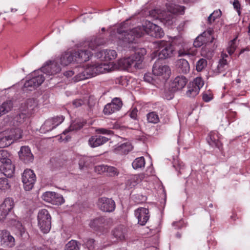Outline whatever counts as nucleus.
<instances>
[{"instance_id": "obj_1", "label": "nucleus", "mask_w": 250, "mask_h": 250, "mask_svg": "<svg viewBox=\"0 0 250 250\" xmlns=\"http://www.w3.org/2000/svg\"><path fill=\"white\" fill-rule=\"evenodd\" d=\"M124 25L122 26L121 29H118L117 35L119 39V44L124 47L130 48V43L135 42L136 39L142 37L145 34L159 38H162L164 35V33L160 27L149 21H146L142 26H137L129 32L123 30Z\"/></svg>"}, {"instance_id": "obj_2", "label": "nucleus", "mask_w": 250, "mask_h": 250, "mask_svg": "<svg viewBox=\"0 0 250 250\" xmlns=\"http://www.w3.org/2000/svg\"><path fill=\"white\" fill-rule=\"evenodd\" d=\"M166 6L167 12L160 9H154L150 12V15L156 19H159L166 25L170 26L174 21L173 14H183L185 8L173 3L167 4Z\"/></svg>"}, {"instance_id": "obj_3", "label": "nucleus", "mask_w": 250, "mask_h": 250, "mask_svg": "<svg viewBox=\"0 0 250 250\" xmlns=\"http://www.w3.org/2000/svg\"><path fill=\"white\" fill-rule=\"evenodd\" d=\"M146 53V51L145 48L138 49L135 50L134 54L120 59L119 61V64L126 69L132 67L141 68L144 57Z\"/></svg>"}, {"instance_id": "obj_4", "label": "nucleus", "mask_w": 250, "mask_h": 250, "mask_svg": "<svg viewBox=\"0 0 250 250\" xmlns=\"http://www.w3.org/2000/svg\"><path fill=\"white\" fill-rule=\"evenodd\" d=\"M156 50L154 52L155 57L158 56L160 59H165L171 57L173 54V46L165 41H160L155 42Z\"/></svg>"}, {"instance_id": "obj_5", "label": "nucleus", "mask_w": 250, "mask_h": 250, "mask_svg": "<svg viewBox=\"0 0 250 250\" xmlns=\"http://www.w3.org/2000/svg\"><path fill=\"white\" fill-rule=\"evenodd\" d=\"M38 224L42 231L47 233L51 229V217L48 210L42 209L38 214Z\"/></svg>"}, {"instance_id": "obj_6", "label": "nucleus", "mask_w": 250, "mask_h": 250, "mask_svg": "<svg viewBox=\"0 0 250 250\" xmlns=\"http://www.w3.org/2000/svg\"><path fill=\"white\" fill-rule=\"evenodd\" d=\"M44 74L41 69L34 71L30 74V79L24 83V87L31 90L40 86L44 81Z\"/></svg>"}, {"instance_id": "obj_7", "label": "nucleus", "mask_w": 250, "mask_h": 250, "mask_svg": "<svg viewBox=\"0 0 250 250\" xmlns=\"http://www.w3.org/2000/svg\"><path fill=\"white\" fill-rule=\"evenodd\" d=\"M96 68L95 64L88 65L86 68L78 67V69H75L78 74L73 78L74 82H77L97 75Z\"/></svg>"}, {"instance_id": "obj_8", "label": "nucleus", "mask_w": 250, "mask_h": 250, "mask_svg": "<svg viewBox=\"0 0 250 250\" xmlns=\"http://www.w3.org/2000/svg\"><path fill=\"white\" fill-rule=\"evenodd\" d=\"M152 73L159 80L165 81L169 78L171 70L168 65L157 62L153 65Z\"/></svg>"}, {"instance_id": "obj_9", "label": "nucleus", "mask_w": 250, "mask_h": 250, "mask_svg": "<svg viewBox=\"0 0 250 250\" xmlns=\"http://www.w3.org/2000/svg\"><path fill=\"white\" fill-rule=\"evenodd\" d=\"M36 181V176L33 170L31 169L24 170L22 175V182L23 188L26 191L31 190Z\"/></svg>"}, {"instance_id": "obj_10", "label": "nucleus", "mask_w": 250, "mask_h": 250, "mask_svg": "<svg viewBox=\"0 0 250 250\" xmlns=\"http://www.w3.org/2000/svg\"><path fill=\"white\" fill-rule=\"evenodd\" d=\"M204 83L201 77H197L192 82L189 83L186 95L189 97H194L197 95Z\"/></svg>"}, {"instance_id": "obj_11", "label": "nucleus", "mask_w": 250, "mask_h": 250, "mask_svg": "<svg viewBox=\"0 0 250 250\" xmlns=\"http://www.w3.org/2000/svg\"><path fill=\"white\" fill-rule=\"evenodd\" d=\"M41 70L46 76H52L60 72L61 67L58 64L57 61H49L45 62Z\"/></svg>"}, {"instance_id": "obj_12", "label": "nucleus", "mask_w": 250, "mask_h": 250, "mask_svg": "<svg viewBox=\"0 0 250 250\" xmlns=\"http://www.w3.org/2000/svg\"><path fill=\"white\" fill-rule=\"evenodd\" d=\"M42 199L44 201L55 205H60L64 202L62 195L52 191L44 192L42 195Z\"/></svg>"}, {"instance_id": "obj_13", "label": "nucleus", "mask_w": 250, "mask_h": 250, "mask_svg": "<svg viewBox=\"0 0 250 250\" xmlns=\"http://www.w3.org/2000/svg\"><path fill=\"white\" fill-rule=\"evenodd\" d=\"M150 170V175H153L152 169L149 168L146 170V173H141L138 175H134L131 176L126 182V185L129 188H132L135 186L137 184L140 183L143 180L147 181V176H148V171Z\"/></svg>"}, {"instance_id": "obj_14", "label": "nucleus", "mask_w": 250, "mask_h": 250, "mask_svg": "<svg viewBox=\"0 0 250 250\" xmlns=\"http://www.w3.org/2000/svg\"><path fill=\"white\" fill-rule=\"evenodd\" d=\"M14 202L12 199L6 198L0 205V221L4 219L9 212L13 208Z\"/></svg>"}, {"instance_id": "obj_15", "label": "nucleus", "mask_w": 250, "mask_h": 250, "mask_svg": "<svg viewBox=\"0 0 250 250\" xmlns=\"http://www.w3.org/2000/svg\"><path fill=\"white\" fill-rule=\"evenodd\" d=\"M99 208L103 211L111 212L115 209V203L111 199L102 197L99 199L97 203Z\"/></svg>"}, {"instance_id": "obj_16", "label": "nucleus", "mask_w": 250, "mask_h": 250, "mask_svg": "<svg viewBox=\"0 0 250 250\" xmlns=\"http://www.w3.org/2000/svg\"><path fill=\"white\" fill-rule=\"evenodd\" d=\"M0 238V244L4 248H11L15 245L14 238L6 230L1 231Z\"/></svg>"}, {"instance_id": "obj_17", "label": "nucleus", "mask_w": 250, "mask_h": 250, "mask_svg": "<svg viewBox=\"0 0 250 250\" xmlns=\"http://www.w3.org/2000/svg\"><path fill=\"white\" fill-rule=\"evenodd\" d=\"M135 215L138 219V223L142 226L145 225L149 218L148 209L144 208H140L136 209Z\"/></svg>"}, {"instance_id": "obj_18", "label": "nucleus", "mask_w": 250, "mask_h": 250, "mask_svg": "<svg viewBox=\"0 0 250 250\" xmlns=\"http://www.w3.org/2000/svg\"><path fill=\"white\" fill-rule=\"evenodd\" d=\"M74 55L75 62L81 63L89 60L92 55V53L90 50L83 49L75 52Z\"/></svg>"}, {"instance_id": "obj_19", "label": "nucleus", "mask_w": 250, "mask_h": 250, "mask_svg": "<svg viewBox=\"0 0 250 250\" xmlns=\"http://www.w3.org/2000/svg\"><path fill=\"white\" fill-rule=\"evenodd\" d=\"M19 134V136L10 137L9 136L2 137L0 139V148H4L12 144L14 141H16L22 137V131L21 129L16 130Z\"/></svg>"}, {"instance_id": "obj_20", "label": "nucleus", "mask_w": 250, "mask_h": 250, "mask_svg": "<svg viewBox=\"0 0 250 250\" xmlns=\"http://www.w3.org/2000/svg\"><path fill=\"white\" fill-rule=\"evenodd\" d=\"M20 159L25 163H29L33 160V155L28 146H23L21 147L19 152Z\"/></svg>"}, {"instance_id": "obj_21", "label": "nucleus", "mask_w": 250, "mask_h": 250, "mask_svg": "<svg viewBox=\"0 0 250 250\" xmlns=\"http://www.w3.org/2000/svg\"><path fill=\"white\" fill-rule=\"evenodd\" d=\"M97 57L104 61H110L115 59L117 57L116 51L112 49H104L97 53Z\"/></svg>"}, {"instance_id": "obj_22", "label": "nucleus", "mask_w": 250, "mask_h": 250, "mask_svg": "<svg viewBox=\"0 0 250 250\" xmlns=\"http://www.w3.org/2000/svg\"><path fill=\"white\" fill-rule=\"evenodd\" d=\"M219 133L216 131L211 132L207 138L208 144L212 147H216L220 149L222 144L220 141Z\"/></svg>"}, {"instance_id": "obj_23", "label": "nucleus", "mask_w": 250, "mask_h": 250, "mask_svg": "<svg viewBox=\"0 0 250 250\" xmlns=\"http://www.w3.org/2000/svg\"><path fill=\"white\" fill-rule=\"evenodd\" d=\"M84 123L82 122L80 119H77L73 121L71 124L70 125L69 127L66 129H65L62 133L61 134V139L63 141L65 140L67 141L68 139L66 137H64V136L66 134L68 133L70 131L77 130L78 129H81L84 125Z\"/></svg>"}, {"instance_id": "obj_24", "label": "nucleus", "mask_w": 250, "mask_h": 250, "mask_svg": "<svg viewBox=\"0 0 250 250\" xmlns=\"http://www.w3.org/2000/svg\"><path fill=\"white\" fill-rule=\"evenodd\" d=\"M7 161L1 164L0 166V170L5 176L10 177L14 173L15 168L12 164L11 160Z\"/></svg>"}, {"instance_id": "obj_25", "label": "nucleus", "mask_w": 250, "mask_h": 250, "mask_svg": "<svg viewBox=\"0 0 250 250\" xmlns=\"http://www.w3.org/2000/svg\"><path fill=\"white\" fill-rule=\"evenodd\" d=\"M62 66H67L75 61L74 53L71 51L65 52L62 54L59 59Z\"/></svg>"}, {"instance_id": "obj_26", "label": "nucleus", "mask_w": 250, "mask_h": 250, "mask_svg": "<svg viewBox=\"0 0 250 250\" xmlns=\"http://www.w3.org/2000/svg\"><path fill=\"white\" fill-rule=\"evenodd\" d=\"M212 31L208 30L205 31L202 34L198 36L195 40L193 45L196 47L202 46L204 43L208 42V38L211 36Z\"/></svg>"}, {"instance_id": "obj_27", "label": "nucleus", "mask_w": 250, "mask_h": 250, "mask_svg": "<svg viewBox=\"0 0 250 250\" xmlns=\"http://www.w3.org/2000/svg\"><path fill=\"white\" fill-rule=\"evenodd\" d=\"M108 140L105 137L102 136H91L88 140V144L91 147H96L101 146Z\"/></svg>"}, {"instance_id": "obj_28", "label": "nucleus", "mask_w": 250, "mask_h": 250, "mask_svg": "<svg viewBox=\"0 0 250 250\" xmlns=\"http://www.w3.org/2000/svg\"><path fill=\"white\" fill-rule=\"evenodd\" d=\"M95 67L97 75L100 74L101 73H104L108 72L112 70H113L114 68V64L113 63H105V62H101V63H95Z\"/></svg>"}, {"instance_id": "obj_29", "label": "nucleus", "mask_w": 250, "mask_h": 250, "mask_svg": "<svg viewBox=\"0 0 250 250\" xmlns=\"http://www.w3.org/2000/svg\"><path fill=\"white\" fill-rule=\"evenodd\" d=\"M132 149V146L129 143H125L121 145L116 146L113 149L115 153L125 154L131 151Z\"/></svg>"}, {"instance_id": "obj_30", "label": "nucleus", "mask_w": 250, "mask_h": 250, "mask_svg": "<svg viewBox=\"0 0 250 250\" xmlns=\"http://www.w3.org/2000/svg\"><path fill=\"white\" fill-rule=\"evenodd\" d=\"M188 82L187 79L184 76H177L172 82V86L174 90H180L185 87Z\"/></svg>"}, {"instance_id": "obj_31", "label": "nucleus", "mask_w": 250, "mask_h": 250, "mask_svg": "<svg viewBox=\"0 0 250 250\" xmlns=\"http://www.w3.org/2000/svg\"><path fill=\"white\" fill-rule=\"evenodd\" d=\"M14 105L12 100H7L0 105V117L11 111Z\"/></svg>"}, {"instance_id": "obj_32", "label": "nucleus", "mask_w": 250, "mask_h": 250, "mask_svg": "<svg viewBox=\"0 0 250 250\" xmlns=\"http://www.w3.org/2000/svg\"><path fill=\"white\" fill-rule=\"evenodd\" d=\"M112 234L117 240H122L125 238V228L124 226H119L112 231Z\"/></svg>"}, {"instance_id": "obj_33", "label": "nucleus", "mask_w": 250, "mask_h": 250, "mask_svg": "<svg viewBox=\"0 0 250 250\" xmlns=\"http://www.w3.org/2000/svg\"><path fill=\"white\" fill-rule=\"evenodd\" d=\"M176 65L184 74H187L190 70L189 64L185 59H179L177 61Z\"/></svg>"}, {"instance_id": "obj_34", "label": "nucleus", "mask_w": 250, "mask_h": 250, "mask_svg": "<svg viewBox=\"0 0 250 250\" xmlns=\"http://www.w3.org/2000/svg\"><path fill=\"white\" fill-rule=\"evenodd\" d=\"M227 57V55H224L222 59L219 61L217 67L214 70V73L215 75L221 73L226 69L227 65V60L225 59V57Z\"/></svg>"}, {"instance_id": "obj_35", "label": "nucleus", "mask_w": 250, "mask_h": 250, "mask_svg": "<svg viewBox=\"0 0 250 250\" xmlns=\"http://www.w3.org/2000/svg\"><path fill=\"white\" fill-rule=\"evenodd\" d=\"M55 128V125L52 124V121L49 119L44 122L40 128L42 133H45Z\"/></svg>"}, {"instance_id": "obj_36", "label": "nucleus", "mask_w": 250, "mask_h": 250, "mask_svg": "<svg viewBox=\"0 0 250 250\" xmlns=\"http://www.w3.org/2000/svg\"><path fill=\"white\" fill-rule=\"evenodd\" d=\"M132 167L135 169L142 168L145 167V161L143 157L135 159L132 163Z\"/></svg>"}, {"instance_id": "obj_37", "label": "nucleus", "mask_w": 250, "mask_h": 250, "mask_svg": "<svg viewBox=\"0 0 250 250\" xmlns=\"http://www.w3.org/2000/svg\"><path fill=\"white\" fill-rule=\"evenodd\" d=\"M238 43L237 40V37L233 39L229 42L227 49L229 55H231L234 52L238 46Z\"/></svg>"}, {"instance_id": "obj_38", "label": "nucleus", "mask_w": 250, "mask_h": 250, "mask_svg": "<svg viewBox=\"0 0 250 250\" xmlns=\"http://www.w3.org/2000/svg\"><path fill=\"white\" fill-rule=\"evenodd\" d=\"M104 219L103 217L95 218L90 221L89 225L90 228L97 229L101 225L104 223Z\"/></svg>"}, {"instance_id": "obj_39", "label": "nucleus", "mask_w": 250, "mask_h": 250, "mask_svg": "<svg viewBox=\"0 0 250 250\" xmlns=\"http://www.w3.org/2000/svg\"><path fill=\"white\" fill-rule=\"evenodd\" d=\"M80 244L76 241L72 240L68 242L64 250H80Z\"/></svg>"}, {"instance_id": "obj_40", "label": "nucleus", "mask_w": 250, "mask_h": 250, "mask_svg": "<svg viewBox=\"0 0 250 250\" xmlns=\"http://www.w3.org/2000/svg\"><path fill=\"white\" fill-rule=\"evenodd\" d=\"M119 174V170L112 166H107L105 175L107 176L115 177Z\"/></svg>"}, {"instance_id": "obj_41", "label": "nucleus", "mask_w": 250, "mask_h": 250, "mask_svg": "<svg viewBox=\"0 0 250 250\" xmlns=\"http://www.w3.org/2000/svg\"><path fill=\"white\" fill-rule=\"evenodd\" d=\"M119 110L117 107L114 106V105L110 103L105 106L104 109V113L105 114L109 115Z\"/></svg>"}, {"instance_id": "obj_42", "label": "nucleus", "mask_w": 250, "mask_h": 250, "mask_svg": "<svg viewBox=\"0 0 250 250\" xmlns=\"http://www.w3.org/2000/svg\"><path fill=\"white\" fill-rule=\"evenodd\" d=\"M147 120L150 123L156 124L159 121V118L155 112H151L147 114Z\"/></svg>"}, {"instance_id": "obj_43", "label": "nucleus", "mask_w": 250, "mask_h": 250, "mask_svg": "<svg viewBox=\"0 0 250 250\" xmlns=\"http://www.w3.org/2000/svg\"><path fill=\"white\" fill-rule=\"evenodd\" d=\"M10 154L9 152L5 150H0V162L1 164L5 163L7 160H10Z\"/></svg>"}, {"instance_id": "obj_44", "label": "nucleus", "mask_w": 250, "mask_h": 250, "mask_svg": "<svg viewBox=\"0 0 250 250\" xmlns=\"http://www.w3.org/2000/svg\"><path fill=\"white\" fill-rule=\"evenodd\" d=\"M16 121L20 124H22L26 122V124L29 122V119L28 116L24 113H21L16 118Z\"/></svg>"}, {"instance_id": "obj_45", "label": "nucleus", "mask_w": 250, "mask_h": 250, "mask_svg": "<svg viewBox=\"0 0 250 250\" xmlns=\"http://www.w3.org/2000/svg\"><path fill=\"white\" fill-rule=\"evenodd\" d=\"M50 119L52 121L53 125H55V128L63 122L64 120V117L63 116L61 115L55 117Z\"/></svg>"}, {"instance_id": "obj_46", "label": "nucleus", "mask_w": 250, "mask_h": 250, "mask_svg": "<svg viewBox=\"0 0 250 250\" xmlns=\"http://www.w3.org/2000/svg\"><path fill=\"white\" fill-rule=\"evenodd\" d=\"M88 159V157L81 155H77L76 160L78 162L79 167L82 169L85 166H86L85 162Z\"/></svg>"}, {"instance_id": "obj_47", "label": "nucleus", "mask_w": 250, "mask_h": 250, "mask_svg": "<svg viewBox=\"0 0 250 250\" xmlns=\"http://www.w3.org/2000/svg\"><path fill=\"white\" fill-rule=\"evenodd\" d=\"M221 15V11L220 10L214 11L208 17V21L209 23H212L215 20L220 17Z\"/></svg>"}, {"instance_id": "obj_48", "label": "nucleus", "mask_w": 250, "mask_h": 250, "mask_svg": "<svg viewBox=\"0 0 250 250\" xmlns=\"http://www.w3.org/2000/svg\"><path fill=\"white\" fill-rule=\"evenodd\" d=\"M207 62L205 59H200L196 63V70L197 71H201L207 66Z\"/></svg>"}, {"instance_id": "obj_49", "label": "nucleus", "mask_w": 250, "mask_h": 250, "mask_svg": "<svg viewBox=\"0 0 250 250\" xmlns=\"http://www.w3.org/2000/svg\"><path fill=\"white\" fill-rule=\"evenodd\" d=\"M10 185L7 179L5 178H0V189L5 190L9 189Z\"/></svg>"}, {"instance_id": "obj_50", "label": "nucleus", "mask_w": 250, "mask_h": 250, "mask_svg": "<svg viewBox=\"0 0 250 250\" xmlns=\"http://www.w3.org/2000/svg\"><path fill=\"white\" fill-rule=\"evenodd\" d=\"M107 165H99L95 167V171L96 172L100 174H105Z\"/></svg>"}, {"instance_id": "obj_51", "label": "nucleus", "mask_w": 250, "mask_h": 250, "mask_svg": "<svg viewBox=\"0 0 250 250\" xmlns=\"http://www.w3.org/2000/svg\"><path fill=\"white\" fill-rule=\"evenodd\" d=\"M35 102L33 99H28L25 104V107H21V110L22 111L26 110V109H31L33 106L35 105Z\"/></svg>"}, {"instance_id": "obj_52", "label": "nucleus", "mask_w": 250, "mask_h": 250, "mask_svg": "<svg viewBox=\"0 0 250 250\" xmlns=\"http://www.w3.org/2000/svg\"><path fill=\"white\" fill-rule=\"evenodd\" d=\"M86 100L76 99L72 102V105L74 107H79L85 104Z\"/></svg>"}, {"instance_id": "obj_53", "label": "nucleus", "mask_w": 250, "mask_h": 250, "mask_svg": "<svg viewBox=\"0 0 250 250\" xmlns=\"http://www.w3.org/2000/svg\"><path fill=\"white\" fill-rule=\"evenodd\" d=\"M112 104L115 107H117L119 109L121 108L122 106V103L121 100L119 98H114L111 102Z\"/></svg>"}, {"instance_id": "obj_54", "label": "nucleus", "mask_w": 250, "mask_h": 250, "mask_svg": "<svg viewBox=\"0 0 250 250\" xmlns=\"http://www.w3.org/2000/svg\"><path fill=\"white\" fill-rule=\"evenodd\" d=\"M96 131L98 133H101V134H107V135L113 134V132L111 130L106 129L105 128H99V129H98Z\"/></svg>"}, {"instance_id": "obj_55", "label": "nucleus", "mask_w": 250, "mask_h": 250, "mask_svg": "<svg viewBox=\"0 0 250 250\" xmlns=\"http://www.w3.org/2000/svg\"><path fill=\"white\" fill-rule=\"evenodd\" d=\"M76 69H78V67L75 68L73 70L65 72L64 74V75L67 78L71 77L74 74H75V76L78 74L75 70Z\"/></svg>"}, {"instance_id": "obj_56", "label": "nucleus", "mask_w": 250, "mask_h": 250, "mask_svg": "<svg viewBox=\"0 0 250 250\" xmlns=\"http://www.w3.org/2000/svg\"><path fill=\"white\" fill-rule=\"evenodd\" d=\"M212 99V96L210 93H205L203 94V99L206 102H208Z\"/></svg>"}, {"instance_id": "obj_57", "label": "nucleus", "mask_w": 250, "mask_h": 250, "mask_svg": "<svg viewBox=\"0 0 250 250\" xmlns=\"http://www.w3.org/2000/svg\"><path fill=\"white\" fill-rule=\"evenodd\" d=\"M137 113L138 110L136 108L133 109L130 113V117L133 119H136L137 117Z\"/></svg>"}, {"instance_id": "obj_58", "label": "nucleus", "mask_w": 250, "mask_h": 250, "mask_svg": "<svg viewBox=\"0 0 250 250\" xmlns=\"http://www.w3.org/2000/svg\"><path fill=\"white\" fill-rule=\"evenodd\" d=\"M233 5L234 8L237 10L238 13L239 14H240V4L238 0H234V1L233 3Z\"/></svg>"}, {"instance_id": "obj_59", "label": "nucleus", "mask_w": 250, "mask_h": 250, "mask_svg": "<svg viewBox=\"0 0 250 250\" xmlns=\"http://www.w3.org/2000/svg\"><path fill=\"white\" fill-rule=\"evenodd\" d=\"M144 80L148 83H151L153 81V78L151 77L150 74H146L144 77Z\"/></svg>"}, {"instance_id": "obj_60", "label": "nucleus", "mask_w": 250, "mask_h": 250, "mask_svg": "<svg viewBox=\"0 0 250 250\" xmlns=\"http://www.w3.org/2000/svg\"><path fill=\"white\" fill-rule=\"evenodd\" d=\"M17 129H20L19 128L15 129L11 131V134L9 135L10 137H13L14 136H19V134L18 132H16V130Z\"/></svg>"}, {"instance_id": "obj_61", "label": "nucleus", "mask_w": 250, "mask_h": 250, "mask_svg": "<svg viewBox=\"0 0 250 250\" xmlns=\"http://www.w3.org/2000/svg\"><path fill=\"white\" fill-rule=\"evenodd\" d=\"M182 221H180L179 222H174L173 223V225L174 226H177V228H180L181 227V225H182Z\"/></svg>"}, {"instance_id": "obj_62", "label": "nucleus", "mask_w": 250, "mask_h": 250, "mask_svg": "<svg viewBox=\"0 0 250 250\" xmlns=\"http://www.w3.org/2000/svg\"><path fill=\"white\" fill-rule=\"evenodd\" d=\"M92 43H88V42H85L84 45V47L86 48L87 46H88V48H90L91 50H93L94 49L92 48Z\"/></svg>"}, {"instance_id": "obj_63", "label": "nucleus", "mask_w": 250, "mask_h": 250, "mask_svg": "<svg viewBox=\"0 0 250 250\" xmlns=\"http://www.w3.org/2000/svg\"><path fill=\"white\" fill-rule=\"evenodd\" d=\"M179 56H184L186 55H189L190 53L188 51H184L183 52L182 51H180L179 52Z\"/></svg>"}, {"instance_id": "obj_64", "label": "nucleus", "mask_w": 250, "mask_h": 250, "mask_svg": "<svg viewBox=\"0 0 250 250\" xmlns=\"http://www.w3.org/2000/svg\"><path fill=\"white\" fill-rule=\"evenodd\" d=\"M18 225L20 226V228H19V229L20 231H21V233L24 232V229L23 227L22 226L21 224L20 223H18Z\"/></svg>"}]
</instances>
